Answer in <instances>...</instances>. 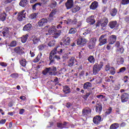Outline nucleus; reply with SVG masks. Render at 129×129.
<instances>
[{"instance_id":"f257e3e1","label":"nucleus","mask_w":129,"mask_h":129,"mask_svg":"<svg viewBox=\"0 0 129 129\" xmlns=\"http://www.w3.org/2000/svg\"><path fill=\"white\" fill-rule=\"evenodd\" d=\"M103 66V65L97 63L94 64L93 66V74H94V75L98 74V72L101 70V68H102Z\"/></svg>"},{"instance_id":"f03ea898","label":"nucleus","mask_w":129,"mask_h":129,"mask_svg":"<svg viewBox=\"0 0 129 129\" xmlns=\"http://www.w3.org/2000/svg\"><path fill=\"white\" fill-rule=\"evenodd\" d=\"M26 16H27V13L25 12V10H23L18 13V17L17 19L18 21L22 22L24 19H26Z\"/></svg>"},{"instance_id":"7ed1b4c3","label":"nucleus","mask_w":129,"mask_h":129,"mask_svg":"<svg viewBox=\"0 0 129 129\" xmlns=\"http://www.w3.org/2000/svg\"><path fill=\"white\" fill-rule=\"evenodd\" d=\"M96 38H93L91 39L88 43V48L89 49H93L95 47V44H96Z\"/></svg>"},{"instance_id":"20e7f679","label":"nucleus","mask_w":129,"mask_h":129,"mask_svg":"<svg viewBox=\"0 0 129 129\" xmlns=\"http://www.w3.org/2000/svg\"><path fill=\"white\" fill-rule=\"evenodd\" d=\"M102 22H103L101 23L100 21H98L96 24V27H99L100 25H101V27H105L108 23V19L106 18H104Z\"/></svg>"},{"instance_id":"39448f33","label":"nucleus","mask_w":129,"mask_h":129,"mask_svg":"<svg viewBox=\"0 0 129 129\" xmlns=\"http://www.w3.org/2000/svg\"><path fill=\"white\" fill-rule=\"evenodd\" d=\"M87 43V40L82 37H80L77 41V44L80 46H84Z\"/></svg>"},{"instance_id":"423d86ee","label":"nucleus","mask_w":129,"mask_h":129,"mask_svg":"<svg viewBox=\"0 0 129 129\" xmlns=\"http://www.w3.org/2000/svg\"><path fill=\"white\" fill-rule=\"evenodd\" d=\"M74 6V2L73 0H68L66 3V7L67 10H70Z\"/></svg>"},{"instance_id":"0eeeda50","label":"nucleus","mask_w":129,"mask_h":129,"mask_svg":"<svg viewBox=\"0 0 129 129\" xmlns=\"http://www.w3.org/2000/svg\"><path fill=\"white\" fill-rule=\"evenodd\" d=\"M71 42V40L70 39V37H67L64 40L63 42H61L60 43V45L61 47H64V45L69 46L70 45V42Z\"/></svg>"},{"instance_id":"6e6552de","label":"nucleus","mask_w":129,"mask_h":129,"mask_svg":"<svg viewBox=\"0 0 129 129\" xmlns=\"http://www.w3.org/2000/svg\"><path fill=\"white\" fill-rule=\"evenodd\" d=\"M104 37H105V35H102L99 38V46H102L103 45H105V43L107 42V39H103L102 40V39H104Z\"/></svg>"},{"instance_id":"1a4fd4ad","label":"nucleus","mask_w":129,"mask_h":129,"mask_svg":"<svg viewBox=\"0 0 129 129\" xmlns=\"http://www.w3.org/2000/svg\"><path fill=\"white\" fill-rule=\"evenodd\" d=\"M101 120H102L101 117L99 115H97L94 117L93 121L95 124H98Z\"/></svg>"},{"instance_id":"9d476101","label":"nucleus","mask_w":129,"mask_h":129,"mask_svg":"<svg viewBox=\"0 0 129 129\" xmlns=\"http://www.w3.org/2000/svg\"><path fill=\"white\" fill-rule=\"evenodd\" d=\"M47 23H48L47 18L42 19L38 22V26L39 27H43V26H45Z\"/></svg>"},{"instance_id":"9b49d317","label":"nucleus","mask_w":129,"mask_h":129,"mask_svg":"<svg viewBox=\"0 0 129 129\" xmlns=\"http://www.w3.org/2000/svg\"><path fill=\"white\" fill-rule=\"evenodd\" d=\"M56 27L54 26H52L51 27H50L48 29V33L49 35H54L55 34V32L56 31Z\"/></svg>"},{"instance_id":"f8f14e48","label":"nucleus","mask_w":129,"mask_h":129,"mask_svg":"<svg viewBox=\"0 0 129 129\" xmlns=\"http://www.w3.org/2000/svg\"><path fill=\"white\" fill-rule=\"evenodd\" d=\"M87 22L89 23L90 25H94V24H95V20L94 19V16H91L89 17L87 19Z\"/></svg>"},{"instance_id":"ddd939ff","label":"nucleus","mask_w":129,"mask_h":129,"mask_svg":"<svg viewBox=\"0 0 129 129\" xmlns=\"http://www.w3.org/2000/svg\"><path fill=\"white\" fill-rule=\"evenodd\" d=\"M116 41V36L111 35V36H110V39L109 40V44L110 45H113V44H114V43H115Z\"/></svg>"},{"instance_id":"4468645a","label":"nucleus","mask_w":129,"mask_h":129,"mask_svg":"<svg viewBox=\"0 0 129 129\" xmlns=\"http://www.w3.org/2000/svg\"><path fill=\"white\" fill-rule=\"evenodd\" d=\"M98 7V3L96 1H94L93 3H92L91 5L90 6V10H96L97 9V7Z\"/></svg>"},{"instance_id":"2eb2a0df","label":"nucleus","mask_w":129,"mask_h":129,"mask_svg":"<svg viewBox=\"0 0 129 129\" xmlns=\"http://www.w3.org/2000/svg\"><path fill=\"white\" fill-rule=\"evenodd\" d=\"M128 100V94L124 93L121 96L122 102H126Z\"/></svg>"},{"instance_id":"dca6fc26","label":"nucleus","mask_w":129,"mask_h":129,"mask_svg":"<svg viewBox=\"0 0 129 129\" xmlns=\"http://www.w3.org/2000/svg\"><path fill=\"white\" fill-rule=\"evenodd\" d=\"M31 29H32V25L30 23L26 25L23 27V31H27V32H29L31 31Z\"/></svg>"},{"instance_id":"f3484780","label":"nucleus","mask_w":129,"mask_h":129,"mask_svg":"<svg viewBox=\"0 0 129 129\" xmlns=\"http://www.w3.org/2000/svg\"><path fill=\"white\" fill-rule=\"evenodd\" d=\"M63 91L66 94H68L71 92V89L68 86H64L63 88Z\"/></svg>"},{"instance_id":"a211bd4d","label":"nucleus","mask_w":129,"mask_h":129,"mask_svg":"<svg viewBox=\"0 0 129 129\" xmlns=\"http://www.w3.org/2000/svg\"><path fill=\"white\" fill-rule=\"evenodd\" d=\"M102 110V106L100 103H97V105L96 107V112H101V111Z\"/></svg>"},{"instance_id":"6ab92c4d","label":"nucleus","mask_w":129,"mask_h":129,"mask_svg":"<svg viewBox=\"0 0 129 129\" xmlns=\"http://www.w3.org/2000/svg\"><path fill=\"white\" fill-rule=\"evenodd\" d=\"M92 86V84L90 82H86L84 84V89H90V88Z\"/></svg>"},{"instance_id":"aec40b11","label":"nucleus","mask_w":129,"mask_h":129,"mask_svg":"<svg viewBox=\"0 0 129 129\" xmlns=\"http://www.w3.org/2000/svg\"><path fill=\"white\" fill-rule=\"evenodd\" d=\"M117 24V22L116 21H111L109 23L108 26L110 27L111 29H114L115 28V26Z\"/></svg>"},{"instance_id":"412c9836","label":"nucleus","mask_w":129,"mask_h":129,"mask_svg":"<svg viewBox=\"0 0 129 129\" xmlns=\"http://www.w3.org/2000/svg\"><path fill=\"white\" fill-rule=\"evenodd\" d=\"M76 62V60L75 59V58L74 57H71V58L70 59V61L69 62L68 66L70 67H72L73 65H74V63Z\"/></svg>"},{"instance_id":"4be33fe9","label":"nucleus","mask_w":129,"mask_h":129,"mask_svg":"<svg viewBox=\"0 0 129 129\" xmlns=\"http://www.w3.org/2000/svg\"><path fill=\"white\" fill-rule=\"evenodd\" d=\"M48 73H49V75H53V73L52 72H50L49 68H46L42 71V74H43V75H47Z\"/></svg>"},{"instance_id":"5701e85b","label":"nucleus","mask_w":129,"mask_h":129,"mask_svg":"<svg viewBox=\"0 0 129 129\" xmlns=\"http://www.w3.org/2000/svg\"><path fill=\"white\" fill-rule=\"evenodd\" d=\"M62 48H60L59 50L57 51V53L59 54V55H62V54H64V53H66V50H67V46H66L65 48H63V46L61 47Z\"/></svg>"},{"instance_id":"b1692460","label":"nucleus","mask_w":129,"mask_h":129,"mask_svg":"<svg viewBox=\"0 0 129 129\" xmlns=\"http://www.w3.org/2000/svg\"><path fill=\"white\" fill-rule=\"evenodd\" d=\"M28 5V0H22L20 3L19 5L22 8H25L26 6Z\"/></svg>"},{"instance_id":"393cba45","label":"nucleus","mask_w":129,"mask_h":129,"mask_svg":"<svg viewBox=\"0 0 129 129\" xmlns=\"http://www.w3.org/2000/svg\"><path fill=\"white\" fill-rule=\"evenodd\" d=\"M61 35V30H58L56 29L55 31V32H54L53 36L55 39H57L58 37H60Z\"/></svg>"},{"instance_id":"a878e982","label":"nucleus","mask_w":129,"mask_h":129,"mask_svg":"<svg viewBox=\"0 0 129 129\" xmlns=\"http://www.w3.org/2000/svg\"><path fill=\"white\" fill-rule=\"evenodd\" d=\"M39 41H40V39L39 38L35 36H32V41L34 45H36L37 43H39Z\"/></svg>"},{"instance_id":"bb28decb","label":"nucleus","mask_w":129,"mask_h":129,"mask_svg":"<svg viewBox=\"0 0 129 129\" xmlns=\"http://www.w3.org/2000/svg\"><path fill=\"white\" fill-rule=\"evenodd\" d=\"M88 60L89 61V62H90V63L92 64H94V62H95V58H94L93 55H90L88 58Z\"/></svg>"},{"instance_id":"cd10ccee","label":"nucleus","mask_w":129,"mask_h":129,"mask_svg":"<svg viewBox=\"0 0 129 129\" xmlns=\"http://www.w3.org/2000/svg\"><path fill=\"white\" fill-rule=\"evenodd\" d=\"M118 127H119V124L117 123H114L110 125V129H117Z\"/></svg>"},{"instance_id":"c85d7f7f","label":"nucleus","mask_w":129,"mask_h":129,"mask_svg":"<svg viewBox=\"0 0 129 129\" xmlns=\"http://www.w3.org/2000/svg\"><path fill=\"white\" fill-rule=\"evenodd\" d=\"M6 18H7V14L6 13H1L0 14V20L2 21H6Z\"/></svg>"},{"instance_id":"c756f323","label":"nucleus","mask_w":129,"mask_h":129,"mask_svg":"<svg viewBox=\"0 0 129 129\" xmlns=\"http://www.w3.org/2000/svg\"><path fill=\"white\" fill-rule=\"evenodd\" d=\"M117 14V10L116 9H113L110 11V15L112 17H114Z\"/></svg>"},{"instance_id":"7c9ffc66","label":"nucleus","mask_w":129,"mask_h":129,"mask_svg":"<svg viewBox=\"0 0 129 129\" xmlns=\"http://www.w3.org/2000/svg\"><path fill=\"white\" fill-rule=\"evenodd\" d=\"M28 37H29V35L28 34H26L21 37V41L22 43H25V42H27V40H28Z\"/></svg>"},{"instance_id":"2f4dec72","label":"nucleus","mask_w":129,"mask_h":129,"mask_svg":"<svg viewBox=\"0 0 129 129\" xmlns=\"http://www.w3.org/2000/svg\"><path fill=\"white\" fill-rule=\"evenodd\" d=\"M90 112H91V110L90 109H84L83 110V113L84 114V115H87V114L90 113Z\"/></svg>"},{"instance_id":"473e14b6","label":"nucleus","mask_w":129,"mask_h":129,"mask_svg":"<svg viewBox=\"0 0 129 129\" xmlns=\"http://www.w3.org/2000/svg\"><path fill=\"white\" fill-rule=\"evenodd\" d=\"M80 10L79 6H74L73 8V13H77Z\"/></svg>"},{"instance_id":"72a5a7b5","label":"nucleus","mask_w":129,"mask_h":129,"mask_svg":"<svg viewBox=\"0 0 129 129\" xmlns=\"http://www.w3.org/2000/svg\"><path fill=\"white\" fill-rule=\"evenodd\" d=\"M20 64L23 66V67H25L27 64V61L26 59H23L20 61Z\"/></svg>"},{"instance_id":"f704fd0d","label":"nucleus","mask_w":129,"mask_h":129,"mask_svg":"<svg viewBox=\"0 0 129 129\" xmlns=\"http://www.w3.org/2000/svg\"><path fill=\"white\" fill-rule=\"evenodd\" d=\"M9 47H16L17 46V41H12L9 45Z\"/></svg>"},{"instance_id":"c9c22d12","label":"nucleus","mask_w":129,"mask_h":129,"mask_svg":"<svg viewBox=\"0 0 129 129\" xmlns=\"http://www.w3.org/2000/svg\"><path fill=\"white\" fill-rule=\"evenodd\" d=\"M77 32V30L75 28H71L69 30V34H75Z\"/></svg>"},{"instance_id":"e433bc0d","label":"nucleus","mask_w":129,"mask_h":129,"mask_svg":"<svg viewBox=\"0 0 129 129\" xmlns=\"http://www.w3.org/2000/svg\"><path fill=\"white\" fill-rule=\"evenodd\" d=\"M112 111V108L111 107H109L108 109L106 110L105 112V115H107V114H110L111 113V112Z\"/></svg>"},{"instance_id":"4c0bfd02","label":"nucleus","mask_w":129,"mask_h":129,"mask_svg":"<svg viewBox=\"0 0 129 129\" xmlns=\"http://www.w3.org/2000/svg\"><path fill=\"white\" fill-rule=\"evenodd\" d=\"M110 73L111 75H114V74H115V69L113 67H111L110 70Z\"/></svg>"},{"instance_id":"58836bf2","label":"nucleus","mask_w":129,"mask_h":129,"mask_svg":"<svg viewBox=\"0 0 129 129\" xmlns=\"http://www.w3.org/2000/svg\"><path fill=\"white\" fill-rule=\"evenodd\" d=\"M54 58H55V56L54 55L50 54L49 60L50 61V63L54 62V61H55L54 60Z\"/></svg>"},{"instance_id":"ea45409f","label":"nucleus","mask_w":129,"mask_h":129,"mask_svg":"<svg viewBox=\"0 0 129 129\" xmlns=\"http://www.w3.org/2000/svg\"><path fill=\"white\" fill-rule=\"evenodd\" d=\"M110 69V64L109 63H108L105 66V71H109Z\"/></svg>"},{"instance_id":"a19ab883","label":"nucleus","mask_w":129,"mask_h":129,"mask_svg":"<svg viewBox=\"0 0 129 129\" xmlns=\"http://www.w3.org/2000/svg\"><path fill=\"white\" fill-rule=\"evenodd\" d=\"M10 77H12V78H15L16 79V78H18V77H19V75L17 73H13L10 75Z\"/></svg>"},{"instance_id":"79ce46f5","label":"nucleus","mask_w":129,"mask_h":129,"mask_svg":"<svg viewBox=\"0 0 129 129\" xmlns=\"http://www.w3.org/2000/svg\"><path fill=\"white\" fill-rule=\"evenodd\" d=\"M37 13H33L30 16V19H31L32 20L36 19V18H37Z\"/></svg>"},{"instance_id":"37998d69","label":"nucleus","mask_w":129,"mask_h":129,"mask_svg":"<svg viewBox=\"0 0 129 129\" xmlns=\"http://www.w3.org/2000/svg\"><path fill=\"white\" fill-rule=\"evenodd\" d=\"M55 54H57V48H54L53 49L50 53V55H54Z\"/></svg>"},{"instance_id":"c03bdc74","label":"nucleus","mask_w":129,"mask_h":129,"mask_svg":"<svg viewBox=\"0 0 129 129\" xmlns=\"http://www.w3.org/2000/svg\"><path fill=\"white\" fill-rule=\"evenodd\" d=\"M41 59V56H37L33 60V62L34 63H37L40 61V59Z\"/></svg>"},{"instance_id":"a18cd8bd","label":"nucleus","mask_w":129,"mask_h":129,"mask_svg":"<svg viewBox=\"0 0 129 129\" xmlns=\"http://www.w3.org/2000/svg\"><path fill=\"white\" fill-rule=\"evenodd\" d=\"M57 13V10L56 9H53L50 14H49L52 17H54V15H56V13Z\"/></svg>"},{"instance_id":"49530a36","label":"nucleus","mask_w":129,"mask_h":129,"mask_svg":"<svg viewBox=\"0 0 129 129\" xmlns=\"http://www.w3.org/2000/svg\"><path fill=\"white\" fill-rule=\"evenodd\" d=\"M55 45V40H51L48 43V46L52 47Z\"/></svg>"},{"instance_id":"de8ad7c7","label":"nucleus","mask_w":129,"mask_h":129,"mask_svg":"<svg viewBox=\"0 0 129 129\" xmlns=\"http://www.w3.org/2000/svg\"><path fill=\"white\" fill-rule=\"evenodd\" d=\"M57 127H59V128H64V126H63V123L58 122L57 123Z\"/></svg>"},{"instance_id":"09e8293b","label":"nucleus","mask_w":129,"mask_h":129,"mask_svg":"<svg viewBox=\"0 0 129 129\" xmlns=\"http://www.w3.org/2000/svg\"><path fill=\"white\" fill-rule=\"evenodd\" d=\"M117 62H119V63H120V64H123V58H122V57H120V56H118V59L117 60Z\"/></svg>"},{"instance_id":"8fccbe9b","label":"nucleus","mask_w":129,"mask_h":129,"mask_svg":"<svg viewBox=\"0 0 129 129\" xmlns=\"http://www.w3.org/2000/svg\"><path fill=\"white\" fill-rule=\"evenodd\" d=\"M122 5H128L129 4V0H122L121 1Z\"/></svg>"},{"instance_id":"3c124183","label":"nucleus","mask_w":129,"mask_h":129,"mask_svg":"<svg viewBox=\"0 0 129 129\" xmlns=\"http://www.w3.org/2000/svg\"><path fill=\"white\" fill-rule=\"evenodd\" d=\"M14 51L16 53H19L20 51H21V47L20 46L14 48Z\"/></svg>"},{"instance_id":"603ef678","label":"nucleus","mask_w":129,"mask_h":129,"mask_svg":"<svg viewBox=\"0 0 129 129\" xmlns=\"http://www.w3.org/2000/svg\"><path fill=\"white\" fill-rule=\"evenodd\" d=\"M38 49L39 51H42V50H44V48H45V46L43 44H41L39 46H38Z\"/></svg>"},{"instance_id":"864d4df0","label":"nucleus","mask_w":129,"mask_h":129,"mask_svg":"<svg viewBox=\"0 0 129 129\" xmlns=\"http://www.w3.org/2000/svg\"><path fill=\"white\" fill-rule=\"evenodd\" d=\"M53 16H51L49 14V16L48 17V19H47L48 22H52L53 20H54V18L53 17Z\"/></svg>"},{"instance_id":"5fc2aeb1","label":"nucleus","mask_w":129,"mask_h":129,"mask_svg":"<svg viewBox=\"0 0 129 129\" xmlns=\"http://www.w3.org/2000/svg\"><path fill=\"white\" fill-rule=\"evenodd\" d=\"M49 69L50 72H52V71H56L57 70V69L56 67H53L52 68H48Z\"/></svg>"},{"instance_id":"6e6d98bb","label":"nucleus","mask_w":129,"mask_h":129,"mask_svg":"<svg viewBox=\"0 0 129 129\" xmlns=\"http://www.w3.org/2000/svg\"><path fill=\"white\" fill-rule=\"evenodd\" d=\"M41 3L43 5H47L49 3V0H41Z\"/></svg>"},{"instance_id":"4d7b16f0","label":"nucleus","mask_w":129,"mask_h":129,"mask_svg":"<svg viewBox=\"0 0 129 129\" xmlns=\"http://www.w3.org/2000/svg\"><path fill=\"white\" fill-rule=\"evenodd\" d=\"M125 70H126V69H125V67L121 68V69H120L119 72H118V73H123V72H124Z\"/></svg>"},{"instance_id":"13d9d810","label":"nucleus","mask_w":129,"mask_h":129,"mask_svg":"<svg viewBox=\"0 0 129 129\" xmlns=\"http://www.w3.org/2000/svg\"><path fill=\"white\" fill-rule=\"evenodd\" d=\"M71 22H72V23L73 24V25H76L77 24V19H75L74 20H70Z\"/></svg>"},{"instance_id":"bf43d9fd","label":"nucleus","mask_w":129,"mask_h":129,"mask_svg":"<svg viewBox=\"0 0 129 129\" xmlns=\"http://www.w3.org/2000/svg\"><path fill=\"white\" fill-rule=\"evenodd\" d=\"M57 6V2H53L52 4H51V7L52 8H55V7Z\"/></svg>"},{"instance_id":"052dcab7","label":"nucleus","mask_w":129,"mask_h":129,"mask_svg":"<svg viewBox=\"0 0 129 129\" xmlns=\"http://www.w3.org/2000/svg\"><path fill=\"white\" fill-rule=\"evenodd\" d=\"M123 48L122 47H121L120 48L118 49H117V51H118V52H120V53L121 54H122V53H123Z\"/></svg>"},{"instance_id":"680f3d73","label":"nucleus","mask_w":129,"mask_h":129,"mask_svg":"<svg viewBox=\"0 0 129 129\" xmlns=\"http://www.w3.org/2000/svg\"><path fill=\"white\" fill-rule=\"evenodd\" d=\"M6 121H7V120L6 119H2L0 120V124H4L6 123Z\"/></svg>"},{"instance_id":"e2e57ef3","label":"nucleus","mask_w":129,"mask_h":129,"mask_svg":"<svg viewBox=\"0 0 129 129\" xmlns=\"http://www.w3.org/2000/svg\"><path fill=\"white\" fill-rule=\"evenodd\" d=\"M119 46H120V43H119V42L116 41L115 43V47H116L117 48H118Z\"/></svg>"},{"instance_id":"0e129e2a","label":"nucleus","mask_w":129,"mask_h":129,"mask_svg":"<svg viewBox=\"0 0 129 129\" xmlns=\"http://www.w3.org/2000/svg\"><path fill=\"white\" fill-rule=\"evenodd\" d=\"M72 106V104H71V103H68L66 106H67L68 107V108H69V107H71Z\"/></svg>"},{"instance_id":"69168bd1","label":"nucleus","mask_w":129,"mask_h":129,"mask_svg":"<svg viewBox=\"0 0 129 129\" xmlns=\"http://www.w3.org/2000/svg\"><path fill=\"white\" fill-rule=\"evenodd\" d=\"M37 6H38L37 3L32 5V9H33V10H34V11H36V7H37Z\"/></svg>"},{"instance_id":"338daca9","label":"nucleus","mask_w":129,"mask_h":129,"mask_svg":"<svg viewBox=\"0 0 129 129\" xmlns=\"http://www.w3.org/2000/svg\"><path fill=\"white\" fill-rule=\"evenodd\" d=\"M24 112H25V109H21L20 110L19 113H20V114H23V113H24Z\"/></svg>"},{"instance_id":"774afa93","label":"nucleus","mask_w":129,"mask_h":129,"mask_svg":"<svg viewBox=\"0 0 129 129\" xmlns=\"http://www.w3.org/2000/svg\"><path fill=\"white\" fill-rule=\"evenodd\" d=\"M30 54L31 55V57H34V56H35V53L32 51H30Z\"/></svg>"}]
</instances>
